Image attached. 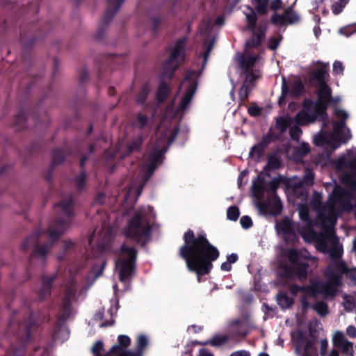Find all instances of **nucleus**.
<instances>
[{"instance_id":"f257e3e1","label":"nucleus","mask_w":356,"mask_h":356,"mask_svg":"<svg viewBox=\"0 0 356 356\" xmlns=\"http://www.w3.org/2000/svg\"><path fill=\"white\" fill-rule=\"evenodd\" d=\"M343 159L350 163L351 173L343 177V188L335 187L326 206L318 213V219L323 224V233L316 235L312 229L301 233L306 241H314L316 248L323 252L328 253L333 259H339L343 254L342 245L332 229L337 217L343 211L353 210L356 218V196L353 193L356 188V147L349 151Z\"/></svg>"},{"instance_id":"f03ea898","label":"nucleus","mask_w":356,"mask_h":356,"mask_svg":"<svg viewBox=\"0 0 356 356\" xmlns=\"http://www.w3.org/2000/svg\"><path fill=\"white\" fill-rule=\"evenodd\" d=\"M184 238L185 244L181 248L180 254L188 269L196 273L200 282L201 276L211 271L212 262L219 257V252L203 235L195 238L192 231H188Z\"/></svg>"},{"instance_id":"7ed1b4c3","label":"nucleus","mask_w":356,"mask_h":356,"mask_svg":"<svg viewBox=\"0 0 356 356\" xmlns=\"http://www.w3.org/2000/svg\"><path fill=\"white\" fill-rule=\"evenodd\" d=\"M312 72V79L318 83V100L313 102L306 100L303 103L302 109L298 112L295 118V122L298 125H306L314 122L317 119H324L326 115V108L329 104L331 90L325 82L329 74L328 64L317 63Z\"/></svg>"},{"instance_id":"20e7f679","label":"nucleus","mask_w":356,"mask_h":356,"mask_svg":"<svg viewBox=\"0 0 356 356\" xmlns=\"http://www.w3.org/2000/svg\"><path fill=\"white\" fill-rule=\"evenodd\" d=\"M338 273L346 274L350 279L352 283L356 284V268H349L345 264L336 261L331 264L326 273V276L329 279L327 284L313 282L307 289L293 286L291 288V292L293 293H299L301 295V301L304 309L308 307L310 299L317 295H321L325 298H332L335 296L336 287L340 282Z\"/></svg>"},{"instance_id":"39448f33","label":"nucleus","mask_w":356,"mask_h":356,"mask_svg":"<svg viewBox=\"0 0 356 356\" xmlns=\"http://www.w3.org/2000/svg\"><path fill=\"white\" fill-rule=\"evenodd\" d=\"M334 115L340 122H334L331 130L324 125L320 133L314 138L315 145L327 152L336 149L352 137L350 129L346 126V120L349 118L348 112L336 108Z\"/></svg>"},{"instance_id":"423d86ee","label":"nucleus","mask_w":356,"mask_h":356,"mask_svg":"<svg viewBox=\"0 0 356 356\" xmlns=\"http://www.w3.org/2000/svg\"><path fill=\"white\" fill-rule=\"evenodd\" d=\"M264 33H254L252 40H248L245 44V49L241 54L236 56V61L240 68L241 73L245 75V81L239 91V96L242 100L247 98L249 92L252 88V83L259 75L252 72V67L258 60V57L252 55L249 49L252 47L257 46L263 39Z\"/></svg>"},{"instance_id":"0eeeda50","label":"nucleus","mask_w":356,"mask_h":356,"mask_svg":"<svg viewBox=\"0 0 356 356\" xmlns=\"http://www.w3.org/2000/svg\"><path fill=\"white\" fill-rule=\"evenodd\" d=\"M162 132L161 128L159 133ZM176 136L175 129H167L161 133V138L158 140L153 147V152L149 156L148 161L144 166L143 173L146 180L150 177L156 167L162 161V154L166 151L168 145L172 142Z\"/></svg>"},{"instance_id":"6e6552de","label":"nucleus","mask_w":356,"mask_h":356,"mask_svg":"<svg viewBox=\"0 0 356 356\" xmlns=\"http://www.w3.org/2000/svg\"><path fill=\"white\" fill-rule=\"evenodd\" d=\"M136 259V252L134 248L125 245L121 248L115 265V270L120 281L124 284L128 283L129 279L133 273Z\"/></svg>"},{"instance_id":"1a4fd4ad","label":"nucleus","mask_w":356,"mask_h":356,"mask_svg":"<svg viewBox=\"0 0 356 356\" xmlns=\"http://www.w3.org/2000/svg\"><path fill=\"white\" fill-rule=\"evenodd\" d=\"M149 228L147 212L138 211L129 221L124 233L127 238L140 241L148 236Z\"/></svg>"},{"instance_id":"9d476101","label":"nucleus","mask_w":356,"mask_h":356,"mask_svg":"<svg viewBox=\"0 0 356 356\" xmlns=\"http://www.w3.org/2000/svg\"><path fill=\"white\" fill-rule=\"evenodd\" d=\"M185 40H177L170 49L167 61L163 65L164 73L170 74L185 58Z\"/></svg>"},{"instance_id":"9b49d317","label":"nucleus","mask_w":356,"mask_h":356,"mask_svg":"<svg viewBox=\"0 0 356 356\" xmlns=\"http://www.w3.org/2000/svg\"><path fill=\"white\" fill-rule=\"evenodd\" d=\"M181 88L185 90L184 97L179 105L177 112H182L190 103L196 89V83L191 77H186L181 84Z\"/></svg>"},{"instance_id":"f8f14e48","label":"nucleus","mask_w":356,"mask_h":356,"mask_svg":"<svg viewBox=\"0 0 356 356\" xmlns=\"http://www.w3.org/2000/svg\"><path fill=\"white\" fill-rule=\"evenodd\" d=\"M332 343L341 351L343 356H353V344L345 338L342 332L337 331L334 334Z\"/></svg>"},{"instance_id":"ddd939ff","label":"nucleus","mask_w":356,"mask_h":356,"mask_svg":"<svg viewBox=\"0 0 356 356\" xmlns=\"http://www.w3.org/2000/svg\"><path fill=\"white\" fill-rule=\"evenodd\" d=\"M300 19V15L291 8L287 9L284 15H275L272 17L273 22L279 26L293 24Z\"/></svg>"},{"instance_id":"4468645a","label":"nucleus","mask_w":356,"mask_h":356,"mask_svg":"<svg viewBox=\"0 0 356 356\" xmlns=\"http://www.w3.org/2000/svg\"><path fill=\"white\" fill-rule=\"evenodd\" d=\"M118 309V303H115V307H112L111 310L104 312V309H102L97 312L94 316V321H96L97 324L99 327L107 326L111 325L113 323V314L117 312Z\"/></svg>"},{"instance_id":"2eb2a0df","label":"nucleus","mask_w":356,"mask_h":356,"mask_svg":"<svg viewBox=\"0 0 356 356\" xmlns=\"http://www.w3.org/2000/svg\"><path fill=\"white\" fill-rule=\"evenodd\" d=\"M296 350L300 356H318V353L314 343L309 340L303 339L297 340Z\"/></svg>"},{"instance_id":"dca6fc26","label":"nucleus","mask_w":356,"mask_h":356,"mask_svg":"<svg viewBox=\"0 0 356 356\" xmlns=\"http://www.w3.org/2000/svg\"><path fill=\"white\" fill-rule=\"evenodd\" d=\"M92 352L94 356H121L124 355V350L121 346H113L109 352L104 353L102 341H97L94 344Z\"/></svg>"},{"instance_id":"f3484780","label":"nucleus","mask_w":356,"mask_h":356,"mask_svg":"<svg viewBox=\"0 0 356 356\" xmlns=\"http://www.w3.org/2000/svg\"><path fill=\"white\" fill-rule=\"evenodd\" d=\"M258 207L264 213H270L273 215L279 213L282 208L280 199L275 195H273L269 200L268 205L259 204Z\"/></svg>"},{"instance_id":"a211bd4d","label":"nucleus","mask_w":356,"mask_h":356,"mask_svg":"<svg viewBox=\"0 0 356 356\" xmlns=\"http://www.w3.org/2000/svg\"><path fill=\"white\" fill-rule=\"evenodd\" d=\"M309 152L308 145L306 143H301L298 149L295 153V149L293 147H289L287 149L286 153L288 156L293 159H298L300 157L302 156L304 154H307Z\"/></svg>"},{"instance_id":"6ab92c4d","label":"nucleus","mask_w":356,"mask_h":356,"mask_svg":"<svg viewBox=\"0 0 356 356\" xmlns=\"http://www.w3.org/2000/svg\"><path fill=\"white\" fill-rule=\"evenodd\" d=\"M118 343H119V345H116L115 346H121L124 350V355H122L121 356H141V353L140 351H136L134 353L127 351L126 348L130 343V339L127 336H125V335L119 336L118 337Z\"/></svg>"},{"instance_id":"aec40b11","label":"nucleus","mask_w":356,"mask_h":356,"mask_svg":"<svg viewBox=\"0 0 356 356\" xmlns=\"http://www.w3.org/2000/svg\"><path fill=\"white\" fill-rule=\"evenodd\" d=\"M104 266L105 263L104 261H101L93 267L87 279V281L90 284H92L95 282V279L102 275Z\"/></svg>"},{"instance_id":"412c9836","label":"nucleus","mask_w":356,"mask_h":356,"mask_svg":"<svg viewBox=\"0 0 356 356\" xmlns=\"http://www.w3.org/2000/svg\"><path fill=\"white\" fill-rule=\"evenodd\" d=\"M278 233H282L285 240H287L288 234H290L292 229L291 227V221L285 220L276 225Z\"/></svg>"},{"instance_id":"4be33fe9","label":"nucleus","mask_w":356,"mask_h":356,"mask_svg":"<svg viewBox=\"0 0 356 356\" xmlns=\"http://www.w3.org/2000/svg\"><path fill=\"white\" fill-rule=\"evenodd\" d=\"M268 0H252L254 7L258 13L266 14L268 11Z\"/></svg>"},{"instance_id":"5701e85b","label":"nucleus","mask_w":356,"mask_h":356,"mask_svg":"<svg viewBox=\"0 0 356 356\" xmlns=\"http://www.w3.org/2000/svg\"><path fill=\"white\" fill-rule=\"evenodd\" d=\"M246 16V20L249 28H252L256 22V17L254 11L250 8H246V10L243 11Z\"/></svg>"},{"instance_id":"b1692460","label":"nucleus","mask_w":356,"mask_h":356,"mask_svg":"<svg viewBox=\"0 0 356 356\" xmlns=\"http://www.w3.org/2000/svg\"><path fill=\"white\" fill-rule=\"evenodd\" d=\"M277 302L282 308H288L293 304L292 299L284 294H280L277 296Z\"/></svg>"},{"instance_id":"393cba45","label":"nucleus","mask_w":356,"mask_h":356,"mask_svg":"<svg viewBox=\"0 0 356 356\" xmlns=\"http://www.w3.org/2000/svg\"><path fill=\"white\" fill-rule=\"evenodd\" d=\"M303 90V85L299 80H295L290 86V92L292 95H298Z\"/></svg>"},{"instance_id":"a878e982","label":"nucleus","mask_w":356,"mask_h":356,"mask_svg":"<svg viewBox=\"0 0 356 356\" xmlns=\"http://www.w3.org/2000/svg\"><path fill=\"white\" fill-rule=\"evenodd\" d=\"M228 337L226 335L218 334L214 336L210 341L212 346H218L225 343L227 341Z\"/></svg>"},{"instance_id":"bb28decb","label":"nucleus","mask_w":356,"mask_h":356,"mask_svg":"<svg viewBox=\"0 0 356 356\" xmlns=\"http://www.w3.org/2000/svg\"><path fill=\"white\" fill-rule=\"evenodd\" d=\"M69 337V332L66 327H61L55 334V339L58 341H64Z\"/></svg>"},{"instance_id":"cd10ccee","label":"nucleus","mask_w":356,"mask_h":356,"mask_svg":"<svg viewBox=\"0 0 356 356\" xmlns=\"http://www.w3.org/2000/svg\"><path fill=\"white\" fill-rule=\"evenodd\" d=\"M213 43H214V40L212 38H211L209 40V41L207 43H206L204 44V51L202 54V56H203V58H204V65L207 63L209 54L210 51H211V49L213 48Z\"/></svg>"},{"instance_id":"c85d7f7f","label":"nucleus","mask_w":356,"mask_h":356,"mask_svg":"<svg viewBox=\"0 0 356 356\" xmlns=\"http://www.w3.org/2000/svg\"><path fill=\"white\" fill-rule=\"evenodd\" d=\"M338 3H336L332 6V10L334 15L340 13L348 0H339Z\"/></svg>"},{"instance_id":"c756f323","label":"nucleus","mask_w":356,"mask_h":356,"mask_svg":"<svg viewBox=\"0 0 356 356\" xmlns=\"http://www.w3.org/2000/svg\"><path fill=\"white\" fill-rule=\"evenodd\" d=\"M227 218L231 220H236L239 216V210L236 207H230L227 209Z\"/></svg>"},{"instance_id":"7c9ffc66","label":"nucleus","mask_w":356,"mask_h":356,"mask_svg":"<svg viewBox=\"0 0 356 356\" xmlns=\"http://www.w3.org/2000/svg\"><path fill=\"white\" fill-rule=\"evenodd\" d=\"M290 119L288 118H282L277 120V127L280 129L281 131H284L288 125H291L292 122H289Z\"/></svg>"},{"instance_id":"2f4dec72","label":"nucleus","mask_w":356,"mask_h":356,"mask_svg":"<svg viewBox=\"0 0 356 356\" xmlns=\"http://www.w3.org/2000/svg\"><path fill=\"white\" fill-rule=\"evenodd\" d=\"M314 309L321 316H325L327 314V307L324 302H317L314 305Z\"/></svg>"},{"instance_id":"473e14b6","label":"nucleus","mask_w":356,"mask_h":356,"mask_svg":"<svg viewBox=\"0 0 356 356\" xmlns=\"http://www.w3.org/2000/svg\"><path fill=\"white\" fill-rule=\"evenodd\" d=\"M340 34H343L346 37L350 36L353 33L356 32V24L343 27L339 31Z\"/></svg>"},{"instance_id":"72a5a7b5","label":"nucleus","mask_w":356,"mask_h":356,"mask_svg":"<svg viewBox=\"0 0 356 356\" xmlns=\"http://www.w3.org/2000/svg\"><path fill=\"white\" fill-rule=\"evenodd\" d=\"M296 273L300 279L305 277L308 273L307 267L305 263H300L296 267Z\"/></svg>"},{"instance_id":"f704fd0d","label":"nucleus","mask_w":356,"mask_h":356,"mask_svg":"<svg viewBox=\"0 0 356 356\" xmlns=\"http://www.w3.org/2000/svg\"><path fill=\"white\" fill-rule=\"evenodd\" d=\"M168 93V86L166 85L163 84L159 88V90L157 92V97L160 101H163L167 97Z\"/></svg>"},{"instance_id":"c9c22d12","label":"nucleus","mask_w":356,"mask_h":356,"mask_svg":"<svg viewBox=\"0 0 356 356\" xmlns=\"http://www.w3.org/2000/svg\"><path fill=\"white\" fill-rule=\"evenodd\" d=\"M148 343L147 337L145 335H139L138 337V348L137 351H140L141 353V350L145 348Z\"/></svg>"},{"instance_id":"e433bc0d","label":"nucleus","mask_w":356,"mask_h":356,"mask_svg":"<svg viewBox=\"0 0 356 356\" xmlns=\"http://www.w3.org/2000/svg\"><path fill=\"white\" fill-rule=\"evenodd\" d=\"M343 298L344 300L343 302L344 309L346 311H351L355 307L354 303L352 302V298L348 296H343Z\"/></svg>"},{"instance_id":"4c0bfd02","label":"nucleus","mask_w":356,"mask_h":356,"mask_svg":"<svg viewBox=\"0 0 356 356\" xmlns=\"http://www.w3.org/2000/svg\"><path fill=\"white\" fill-rule=\"evenodd\" d=\"M343 65L342 64V63L339 62V61H335L334 63H333V69H332V72L334 74L336 75H341L343 74Z\"/></svg>"},{"instance_id":"58836bf2","label":"nucleus","mask_w":356,"mask_h":356,"mask_svg":"<svg viewBox=\"0 0 356 356\" xmlns=\"http://www.w3.org/2000/svg\"><path fill=\"white\" fill-rule=\"evenodd\" d=\"M298 211L300 218L303 220H307L309 213L308 208L306 206L300 205L298 207Z\"/></svg>"},{"instance_id":"ea45409f","label":"nucleus","mask_w":356,"mask_h":356,"mask_svg":"<svg viewBox=\"0 0 356 356\" xmlns=\"http://www.w3.org/2000/svg\"><path fill=\"white\" fill-rule=\"evenodd\" d=\"M318 346L320 348V354L321 356H323L326 353V350L328 346L327 340L325 339H321L318 341Z\"/></svg>"},{"instance_id":"a19ab883","label":"nucleus","mask_w":356,"mask_h":356,"mask_svg":"<svg viewBox=\"0 0 356 356\" xmlns=\"http://www.w3.org/2000/svg\"><path fill=\"white\" fill-rule=\"evenodd\" d=\"M240 222L242 227L245 229L249 228L252 225V220L248 216H243L240 220Z\"/></svg>"},{"instance_id":"79ce46f5","label":"nucleus","mask_w":356,"mask_h":356,"mask_svg":"<svg viewBox=\"0 0 356 356\" xmlns=\"http://www.w3.org/2000/svg\"><path fill=\"white\" fill-rule=\"evenodd\" d=\"M249 113L252 116H257L260 114L261 109L257 106H252L248 108Z\"/></svg>"},{"instance_id":"37998d69","label":"nucleus","mask_w":356,"mask_h":356,"mask_svg":"<svg viewBox=\"0 0 356 356\" xmlns=\"http://www.w3.org/2000/svg\"><path fill=\"white\" fill-rule=\"evenodd\" d=\"M301 133V130L298 127H294L290 130L291 136L294 139L298 138Z\"/></svg>"},{"instance_id":"c03bdc74","label":"nucleus","mask_w":356,"mask_h":356,"mask_svg":"<svg viewBox=\"0 0 356 356\" xmlns=\"http://www.w3.org/2000/svg\"><path fill=\"white\" fill-rule=\"evenodd\" d=\"M313 178H314V176H313L312 173L309 172L307 175V176L305 177L302 184H305V185L312 184Z\"/></svg>"},{"instance_id":"a18cd8bd","label":"nucleus","mask_w":356,"mask_h":356,"mask_svg":"<svg viewBox=\"0 0 356 356\" xmlns=\"http://www.w3.org/2000/svg\"><path fill=\"white\" fill-rule=\"evenodd\" d=\"M282 3L281 0H273L270 3V8L273 10H276L281 8Z\"/></svg>"},{"instance_id":"49530a36","label":"nucleus","mask_w":356,"mask_h":356,"mask_svg":"<svg viewBox=\"0 0 356 356\" xmlns=\"http://www.w3.org/2000/svg\"><path fill=\"white\" fill-rule=\"evenodd\" d=\"M136 193H137V197L139 195L140 192L138 191H135L134 189H131L128 193V197H127L126 201H128V199H131V200H136Z\"/></svg>"},{"instance_id":"de8ad7c7","label":"nucleus","mask_w":356,"mask_h":356,"mask_svg":"<svg viewBox=\"0 0 356 356\" xmlns=\"http://www.w3.org/2000/svg\"><path fill=\"white\" fill-rule=\"evenodd\" d=\"M279 42H280V40L277 39V38H272L270 42H269V47L271 49H275L278 44H279Z\"/></svg>"},{"instance_id":"09e8293b","label":"nucleus","mask_w":356,"mask_h":356,"mask_svg":"<svg viewBox=\"0 0 356 356\" xmlns=\"http://www.w3.org/2000/svg\"><path fill=\"white\" fill-rule=\"evenodd\" d=\"M289 259L291 261H293V262L296 259H299L298 252L296 250H291L289 251Z\"/></svg>"},{"instance_id":"8fccbe9b","label":"nucleus","mask_w":356,"mask_h":356,"mask_svg":"<svg viewBox=\"0 0 356 356\" xmlns=\"http://www.w3.org/2000/svg\"><path fill=\"white\" fill-rule=\"evenodd\" d=\"M346 332L350 337H355L356 336V329L354 326H348L346 330Z\"/></svg>"},{"instance_id":"3c124183","label":"nucleus","mask_w":356,"mask_h":356,"mask_svg":"<svg viewBox=\"0 0 356 356\" xmlns=\"http://www.w3.org/2000/svg\"><path fill=\"white\" fill-rule=\"evenodd\" d=\"M229 356H250L246 350H238L232 353Z\"/></svg>"},{"instance_id":"603ef678","label":"nucleus","mask_w":356,"mask_h":356,"mask_svg":"<svg viewBox=\"0 0 356 356\" xmlns=\"http://www.w3.org/2000/svg\"><path fill=\"white\" fill-rule=\"evenodd\" d=\"M252 191H253V194L254 195L259 199L260 198V192L259 191V189L257 188V182L256 181H254L253 184H252Z\"/></svg>"},{"instance_id":"864d4df0","label":"nucleus","mask_w":356,"mask_h":356,"mask_svg":"<svg viewBox=\"0 0 356 356\" xmlns=\"http://www.w3.org/2000/svg\"><path fill=\"white\" fill-rule=\"evenodd\" d=\"M238 257L236 254H231L227 257V261L229 264H234L236 261Z\"/></svg>"},{"instance_id":"5fc2aeb1","label":"nucleus","mask_w":356,"mask_h":356,"mask_svg":"<svg viewBox=\"0 0 356 356\" xmlns=\"http://www.w3.org/2000/svg\"><path fill=\"white\" fill-rule=\"evenodd\" d=\"M220 268L224 271H229L232 268V264L227 261H225L221 264Z\"/></svg>"},{"instance_id":"6e6d98bb","label":"nucleus","mask_w":356,"mask_h":356,"mask_svg":"<svg viewBox=\"0 0 356 356\" xmlns=\"http://www.w3.org/2000/svg\"><path fill=\"white\" fill-rule=\"evenodd\" d=\"M323 356H339L337 350L332 349Z\"/></svg>"},{"instance_id":"4d7b16f0","label":"nucleus","mask_w":356,"mask_h":356,"mask_svg":"<svg viewBox=\"0 0 356 356\" xmlns=\"http://www.w3.org/2000/svg\"><path fill=\"white\" fill-rule=\"evenodd\" d=\"M138 124L140 127H143L145 125V124L146 123V121H147V119L145 116H139L138 117Z\"/></svg>"},{"instance_id":"13d9d810","label":"nucleus","mask_w":356,"mask_h":356,"mask_svg":"<svg viewBox=\"0 0 356 356\" xmlns=\"http://www.w3.org/2000/svg\"><path fill=\"white\" fill-rule=\"evenodd\" d=\"M340 101H341V97H339V96L335 97L334 98H332L330 97L329 103H330V104H335V103L339 102Z\"/></svg>"},{"instance_id":"bf43d9fd","label":"nucleus","mask_w":356,"mask_h":356,"mask_svg":"<svg viewBox=\"0 0 356 356\" xmlns=\"http://www.w3.org/2000/svg\"><path fill=\"white\" fill-rule=\"evenodd\" d=\"M223 23H224V18H223V17H222V16L218 17L216 19V22H215V24H216V25H218V26H221V25H222V24H223Z\"/></svg>"},{"instance_id":"052dcab7","label":"nucleus","mask_w":356,"mask_h":356,"mask_svg":"<svg viewBox=\"0 0 356 356\" xmlns=\"http://www.w3.org/2000/svg\"><path fill=\"white\" fill-rule=\"evenodd\" d=\"M146 96H147V92L146 91L143 92V93L141 94V96L138 98V102H143L144 101V99H145Z\"/></svg>"},{"instance_id":"680f3d73","label":"nucleus","mask_w":356,"mask_h":356,"mask_svg":"<svg viewBox=\"0 0 356 356\" xmlns=\"http://www.w3.org/2000/svg\"><path fill=\"white\" fill-rule=\"evenodd\" d=\"M200 356H213L211 353L207 352L205 350L200 351Z\"/></svg>"},{"instance_id":"e2e57ef3","label":"nucleus","mask_w":356,"mask_h":356,"mask_svg":"<svg viewBox=\"0 0 356 356\" xmlns=\"http://www.w3.org/2000/svg\"><path fill=\"white\" fill-rule=\"evenodd\" d=\"M246 175V172L245 171H243L241 173L239 177H238V186H241V180H242V178Z\"/></svg>"},{"instance_id":"0e129e2a","label":"nucleus","mask_w":356,"mask_h":356,"mask_svg":"<svg viewBox=\"0 0 356 356\" xmlns=\"http://www.w3.org/2000/svg\"><path fill=\"white\" fill-rule=\"evenodd\" d=\"M84 179H85V177H84V175H81L80 176V177H79V178L77 179V181H77V184H78L79 186H81L82 182L83 181Z\"/></svg>"},{"instance_id":"69168bd1","label":"nucleus","mask_w":356,"mask_h":356,"mask_svg":"<svg viewBox=\"0 0 356 356\" xmlns=\"http://www.w3.org/2000/svg\"><path fill=\"white\" fill-rule=\"evenodd\" d=\"M140 143H141V140H139L134 146L131 147V149H136L139 147Z\"/></svg>"},{"instance_id":"338daca9","label":"nucleus","mask_w":356,"mask_h":356,"mask_svg":"<svg viewBox=\"0 0 356 356\" xmlns=\"http://www.w3.org/2000/svg\"><path fill=\"white\" fill-rule=\"evenodd\" d=\"M314 33H315L316 36L317 37V36H318V34H319V33H320V29H319V27H318V26H316V27H314Z\"/></svg>"},{"instance_id":"774afa93","label":"nucleus","mask_w":356,"mask_h":356,"mask_svg":"<svg viewBox=\"0 0 356 356\" xmlns=\"http://www.w3.org/2000/svg\"><path fill=\"white\" fill-rule=\"evenodd\" d=\"M321 200V195L318 194H316L315 195V202L314 204H317Z\"/></svg>"}]
</instances>
